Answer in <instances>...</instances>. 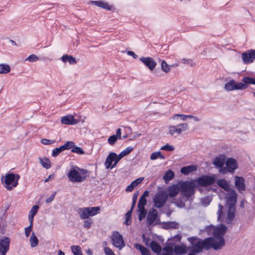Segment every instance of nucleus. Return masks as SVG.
<instances>
[{
  "mask_svg": "<svg viewBox=\"0 0 255 255\" xmlns=\"http://www.w3.org/2000/svg\"><path fill=\"white\" fill-rule=\"evenodd\" d=\"M188 240L191 245L189 247V251L190 252L198 254L202 252L204 249L208 250L212 248V244L214 242L213 238L209 237L204 240H199L195 237H192L188 238Z\"/></svg>",
  "mask_w": 255,
  "mask_h": 255,
  "instance_id": "obj_1",
  "label": "nucleus"
},
{
  "mask_svg": "<svg viewBox=\"0 0 255 255\" xmlns=\"http://www.w3.org/2000/svg\"><path fill=\"white\" fill-rule=\"evenodd\" d=\"M226 161V156L225 155H220L215 158L213 162V164L217 167H222Z\"/></svg>",
  "mask_w": 255,
  "mask_h": 255,
  "instance_id": "obj_22",
  "label": "nucleus"
},
{
  "mask_svg": "<svg viewBox=\"0 0 255 255\" xmlns=\"http://www.w3.org/2000/svg\"><path fill=\"white\" fill-rule=\"evenodd\" d=\"M139 60L151 71L153 70L156 66V63L151 57H141L139 58Z\"/></svg>",
  "mask_w": 255,
  "mask_h": 255,
  "instance_id": "obj_15",
  "label": "nucleus"
},
{
  "mask_svg": "<svg viewBox=\"0 0 255 255\" xmlns=\"http://www.w3.org/2000/svg\"><path fill=\"white\" fill-rule=\"evenodd\" d=\"M210 200L208 198H204L202 200V203L205 205V206H208L210 203Z\"/></svg>",
  "mask_w": 255,
  "mask_h": 255,
  "instance_id": "obj_63",
  "label": "nucleus"
},
{
  "mask_svg": "<svg viewBox=\"0 0 255 255\" xmlns=\"http://www.w3.org/2000/svg\"><path fill=\"white\" fill-rule=\"evenodd\" d=\"M39 59L38 57L35 54H31L27 57L25 59L26 61H28L30 62H34Z\"/></svg>",
  "mask_w": 255,
  "mask_h": 255,
  "instance_id": "obj_50",
  "label": "nucleus"
},
{
  "mask_svg": "<svg viewBox=\"0 0 255 255\" xmlns=\"http://www.w3.org/2000/svg\"><path fill=\"white\" fill-rule=\"evenodd\" d=\"M197 170V166L195 165H189L181 168L180 172L184 175H187Z\"/></svg>",
  "mask_w": 255,
  "mask_h": 255,
  "instance_id": "obj_26",
  "label": "nucleus"
},
{
  "mask_svg": "<svg viewBox=\"0 0 255 255\" xmlns=\"http://www.w3.org/2000/svg\"><path fill=\"white\" fill-rule=\"evenodd\" d=\"M61 122L64 125H74L79 123V120L75 119L72 115H67L61 118Z\"/></svg>",
  "mask_w": 255,
  "mask_h": 255,
  "instance_id": "obj_17",
  "label": "nucleus"
},
{
  "mask_svg": "<svg viewBox=\"0 0 255 255\" xmlns=\"http://www.w3.org/2000/svg\"><path fill=\"white\" fill-rule=\"evenodd\" d=\"M87 170L76 166L70 169L67 176L71 182H81L87 177Z\"/></svg>",
  "mask_w": 255,
  "mask_h": 255,
  "instance_id": "obj_4",
  "label": "nucleus"
},
{
  "mask_svg": "<svg viewBox=\"0 0 255 255\" xmlns=\"http://www.w3.org/2000/svg\"><path fill=\"white\" fill-rule=\"evenodd\" d=\"M61 59L63 62L66 63L68 62L70 64L72 65L75 64L77 62L75 58L71 55H64Z\"/></svg>",
  "mask_w": 255,
  "mask_h": 255,
  "instance_id": "obj_29",
  "label": "nucleus"
},
{
  "mask_svg": "<svg viewBox=\"0 0 255 255\" xmlns=\"http://www.w3.org/2000/svg\"><path fill=\"white\" fill-rule=\"evenodd\" d=\"M111 240L113 245L119 250L125 246L122 236L117 232L113 233Z\"/></svg>",
  "mask_w": 255,
  "mask_h": 255,
  "instance_id": "obj_10",
  "label": "nucleus"
},
{
  "mask_svg": "<svg viewBox=\"0 0 255 255\" xmlns=\"http://www.w3.org/2000/svg\"><path fill=\"white\" fill-rule=\"evenodd\" d=\"M75 146V143L73 141H67L65 143V144L62 145V148L63 150H69L70 149H72L73 147Z\"/></svg>",
  "mask_w": 255,
  "mask_h": 255,
  "instance_id": "obj_41",
  "label": "nucleus"
},
{
  "mask_svg": "<svg viewBox=\"0 0 255 255\" xmlns=\"http://www.w3.org/2000/svg\"><path fill=\"white\" fill-rule=\"evenodd\" d=\"M180 188L179 184H174L169 186L167 189V197L170 198L176 196L180 192Z\"/></svg>",
  "mask_w": 255,
  "mask_h": 255,
  "instance_id": "obj_18",
  "label": "nucleus"
},
{
  "mask_svg": "<svg viewBox=\"0 0 255 255\" xmlns=\"http://www.w3.org/2000/svg\"><path fill=\"white\" fill-rule=\"evenodd\" d=\"M228 171L233 172L238 168V164L236 160L232 158H229L225 162Z\"/></svg>",
  "mask_w": 255,
  "mask_h": 255,
  "instance_id": "obj_19",
  "label": "nucleus"
},
{
  "mask_svg": "<svg viewBox=\"0 0 255 255\" xmlns=\"http://www.w3.org/2000/svg\"><path fill=\"white\" fill-rule=\"evenodd\" d=\"M250 84L255 85V78L249 76L243 77L241 82L231 80L225 85L224 88L227 91L243 90L246 89Z\"/></svg>",
  "mask_w": 255,
  "mask_h": 255,
  "instance_id": "obj_2",
  "label": "nucleus"
},
{
  "mask_svg": "<svg viewBox=\"0 0 255 255\" xmlns=\"http://www.w3.org/2000/svg\"><path fill=\"white\" fill-rule=\"evenodd\" d=\"M174 253V250L170 246H166L163 249V254L165 255H172Z\"/></svg>",
  "mask_w": 255,
  "mask_h": 255,
  "instance_id": "obj_40",
  "label": "nucleus"
},
{
  "mask_svg": "<svg viewBox=\"0 0 255 255\" xmlns=\"http://www.w3.org/2000/svg\"><path fill=\"white\" fill-rule=\"evenodd\" d=\"M89 212L90 216H94L99 213L100 208L99 207H93L87 208Z\"/></svg>",
  "mask_w": 255,
  "mask_h": 255,
  "instance_id": "obj_39",
  "label": "nucleus"
},
{
  "mask_svg": "<svg viewBox=\"0 0 255 255\" xmlns=\"http://www.w3.org/2000/svg\"><path fill=\"white\" fill-rule=\"evenodd\" d=\"M56 194V192H54L53 193H52L49 198H48L46 199V202L47 203L51 202L54 199Z\"/></svg>",
  "mask_w": 255,
  "mask_h": 255,
  "instance_id": "obj_59",
  "label": "nucleus"
},
{
  "mask_svg": "<svg viewBox=\"0 0 255 255\" xmlns=\"http://www.w3.org/2000/svg\"><path fill=\"white\" fill-rule=\"evenodd\" d=\"M139 195V191H137L133 195L132 199V205L131 206V209H133L136 203L137 197Z\"/></svg>",
  "mask_w": 255,
  "mask_h": 255,
  "instance_id": "obj_43",
  "label": "nucleus"
},
{
  "mask_svg": "<svg viewBox=\"0 0 255 255\" xmlns=\"http://www.w3.org/2000/svg\"><path fill=\"white\" fill-rule=\"evenodd\" d=\"M71 151L73 152L79 154H82L84 153V151L80 147L78 146H74L72 149Z\"/></svg>",
  "mask_w": 255,
  "mask_h": 255,
  "instance_id": "obj_52",
  "label": "nucleus"
},
{
  "mask_svg": "<svg viewBox=\"0 0 255 255\" xmlns=\"http://www.w3.org/2000/svg\"><path fill=\"white\" fill-rule=\"evenodd\" d=\"M157 158L164 159L165 158V156L162 155L160 151L154 152L151 154L150 156V159L151 160H154Z\"/></svg>",
  "mask_w": 255,
  "mask_h": 255,
  "instance_id": "obj_35",
  "label": "nucleus"
},
{
  "mask_svg": "<svg viewBox=\"0 0 255 255\" xmlns=\"http://www.w3.org/2000/svg\"><path fill=\"white\" fill-rule=\"evenodd\" d=\"M38 209L39 206L37 205H34L32 206L28 214V220L29 222L33 223L34 217L37 214Z\"/></svg>",
  "mask_w": 255,
  "mask_h": 255,
  "instance_id": "obj_27",
  "label": "nucleus"
},
{
  "mask_svg": "<svg viewBox=\"0 0 255 255\" xmlns=\"http://www.w3.org/2000/svg\"><path fill=\"white\" fill-rule=\"evenodd\" d=\"M10 239L7 237L0 239V255H5L9 250Z\"/></svg>",
  "mask_w": 255,
  "mask_h": 255,
  "instance_id": "obj_11",
  "label": "nucleus"
},
{
  "mask_svg": "<svg viewBox=\"0 0 255 255\" xmlns=\"http://www.w3.org/2000/svg\"><path fill=\"white\" fill-rule=\"evenodd\" d=\"M157 215L158 212L156 209H152L149 211L146 218V223L148 227L153 223L156 219Z\"/></svg>",
  "mask_w": 255,
  "mask_h": 255,
  "instance_id": "obj_16",
  "label": "nucleus"
},
{
  "mask_svg": "<svg viewBox=\"0 0 255 255\" xmlns=\"http://www.w3.org/2000/svg\"><path fill=\"white\" fill-rule=\"evenodd\" d=\"M168 199L167 192L165 191L158 192L153 198V202L155 207L162 208Z\"/></svg>",
  "mask_w": 255,
  "mask_h": 255,
  "instance_id": "obj_7",
  "label": "nucleus"
},
{
  "mask_svg": "<svg viewBox=\"0 0 255 255\" xmlns=\"http://www.w3.org/2000/svg\"><path fill=\"white\" fill-rule=\"evenodd\" d=\"M161 69L166 73H168L170 70L169 66L165 61H162L161 62Z\"/></svg>",
  "mask_w": 255,
  "mask_h": 255,
  "instance_id": "obj_46",
  "label": "nucleus"
},
{
  "mask_svg": "<svg viewBox=\"0 0 255 255\" xmlns=\"http://www.w3.org/2000/svg\"><path fill=\"white\" fill-rule=\"evenodd\" d=\"M30 245L32 247L34 248L37 246L38 240L37 238L35 236V234L32 233L29 239Z\"/></svg>",
  "mask_w": 255,
  "mask_h": 255,
  "instance_id": "obj_38",
  "label": "nucleus"
},
{
  "mask_svg": "<svg viewBox=\"0 0 255 255\" xmlns=\"http://www.w3.org/2000/svg\"><path fill=\"white\" fill-rule=\"evenodd\" d=\"M124 156L121 153H120L118 155L116 154L115 162H114L113 164V167H116L118 162Z\"/></svg>",
  "mask_w": 255,
  "mask_h": 255,
  "instance_id": "obj_57",
  "label": "nucleus"
},
{
  "mask_svg": "<svg viewBox=\"0 0 255 255\" xmlns=\"http://www.w3.org/2000/svg\"><path fill=\"white\" fill-rule=\"evenodd\" d=\"M20 178L18 174H15L12 173L6 174L4 177L2 178L4 186L8 191H11L14 187L18 185V181Z\"/></svg>",
  "mask_w": 255,
  "mask_h": 255,
  "instance_id": "obj_6",
  "label": "nucleus"
},
{
  "mask_svg": "<svg viewBox=\"0 0 255 255\" xmlns=\"http://www.w3.org/2000/svg\"><path fill=\"white\" fill-rule=\"evenodd\" d=\"M55 140H50L46 138H43L41 140V142L44 145H50L55 143Z\"/></svg>",
  "mask_w": 255,
  "mask_h": 255,
  "instance_id": "obj_56",
  "label": "nucleus"
},
{
  "mask_svg": "<svg viewBox=\"0 0 255 255\" xmlns=\"http://www.w3.org/2000/svg\"><path fill=\"white\" fill-rule=\"evenodd\" d=\"M104 252L106 255H115L113 251L108 247L105 248Z\"/></svg>",
  "mask_w": 255,
  "mask_h": 255,
  "instance_id": "obj_58",
  "label": "nucleus"
},
{
  "mask_svg": "<svg viewBox=\"0 0 255 255\" xmlns=\"http://www.w3.org/2000/svg\"><path fill=\"white\" fill-rule=\"evenodd\" d=\"M116 157V153L115 152H111L107 157L106 161L104 163L106 169H113L115 167H113V162H115V158Z\"/></svg>",
  "mask_w": 255,
  "mask_h": 255,
  "instance_id": "obj_20",
  "label": "nucleus"
},
{
  "mask_svg": "<svg viewBox=\"0 0 255 255\" xmlns=\"http://www.w3.org/2000/svg\"><path fill=\"white\" fill-rule=\"evenodd\" d=\"M189 251V247L185 246H176L174 247V252L176 255H183L185 254Z\"/></svg>",
  "mask_w": 255,
  "mask_h": 255,
  "instance_id": "obj_23",
  "label": "nucleus"
},
{
  "mask_svg": "<svg viewBox=\"0 0 255 255\" xmlns=\"http://www.w3.org/2000/svg\"><path fill=\"white\" fill-rule=\"evenodd\" d=\"M179 186L181 194L187 198L194 194L196 187L195 181L193 180L181 182Z\"/></svg>",
  "mask_w": 255,
  "mask_h": 255,
  "instance_id": "obj_5",
  "label": "nucleus"
},
{
  "mask_svg": "<svg viewBox=\"0 0 255 255\" xmlns=\"http://www.w3.org/2000/svg\"><path fill=\"white\" fill-rule=\"evenodd\" d=\"M216 180V176L213 174L212 175H202L199 177L196 182L198 185L203 187L211 185L213 184Z\"/></svg>",
  "mask_w": 255,
  "mask_h": 255,
  "instance_id": "obj_9",
  "label": "nucleus"
},
{
  "mask_svg": "<svg viewBox=\"0 0 255 255\" xmlns=\"http://www.w3.org/2000/svg\"><path fill=\"white\" fill-rule=\"evenodd\" d=\"M93 224V220L90 218L86 219L84 222L83 226L85 228L89 229L91 227Z\"/></svg>",
  "mask_w": 255,
  "mask_h": 255,
  "instance_id": "obj_48",
  "label": "nucleus"
},
{
  "mask_svg": "<svg viewBox=\"0 0 255 255\" xmlns=\"http://www.w3.org/2000/svg\"><path fill=\"white\" fill-rule=\"evenodd\" d=\"M242 58L244 63L246 64L253 62L255 59V50L251 49L243 53Z\"/></svg>",
  "mask_w": 255,
  "mask_h": 255,
  "instance_id": "obj_13",
  "label": "nucleus"
},
{
  "mask_svg": "<svg viewBox=\"0 0 255 255\" xmlns=\"http://www.w3.org/2000/svg\"><path fill=\"white\" fill-rule=\"evenodd\" d=\"M161 150L171 151L174 149V147L173 146L169 145L168 144H166L165 145L162 146L160 148Z\"/></svg>",
  "mask_w": 255,
  "mask_h": 255,
  "instance_id": "obj_53",
  "label": "nucleus"
},
{
  "mask_svg": "<svg viewBox=\"0 0 255 255\" xmlns=\"http://www.w3.org/2000/svg\"><path fill=\"white\" fill-rule=\"evenodd\" d=\"M63 151L64 150L62 148V146L58 148H56L52 150V156L53 157H56Z\"/></svg>",
  "mask_w": 255,
  "mask_h": 255,
  "instance_id": "obj_45",
  "label": "nucleus"
},
{
  "mask_svg": "<svg viewBox=\"0 0 255 255\" xmlns=\"http://www.w3.org/2000/svg\"><path fill=\"white\" fill-rule=\"evenodd\" d=\"M165 225L167 228L177 229L179 227V224L175 222H167Z\"/></svg>",
  "mask_w": 255,
  "mask_h": 255,
  "instance_id": "obj_44",
  "label": "nucleus"
},
{
  "mask_svg": "<svg viewBox=\"0 0 255 255\" xmlns=\"http://www.w3.org/2000/svg\"><path fill=\"white\" fill-rule=\"evenodd\" d=\"M182 63H184V64H191V63H192V60L191 59H186L185 58H183V59H182L181 60Z\"/></svg>",
  "mask_w": 255,
  "mask_h": 255,
  "instance_id": "obj_62",
  "label": "nucleus"
},
{
  "mask_svg": "<svg viewBox=\"0 0 255 255\" xmlns=\"http://www.w3.org/2000/svg\"><path fill=\"white\" fill-rule=\"evenodd\" d=\"M30 225L28 227L25 228V235L26 237H28L32 229L33 223L29 222Z\"/></svg>",
  "mask_w": 255,
  "mask_h": 255,
  "instance_id": "obj_51",
  "label": "nucleus"
},
{
  "mask_svg": "<svg viewBox=\"0 0 255 255\" xmlns=\"http://www.w3.org/2000/svg\"><path fill=\"white\" fill-rule=\"evenodd\" d=\"M118 139V138L117 136L115 135H112L109 137L108 142L109 144L113 145L116 143Z\"/></svg>",
  "mask_w": 255,
  "mask_h": 255,
  "instance_id": "obj_49",
  "label": "nucleus"
},
{
  "mask_svg": "<svg viewBox=\"0 0 255 255\" xmlns=\"http://www.w3.org/2000/svg\"><path fill=\"white\" fill-rule=\"evenodd\" d=\"M90 3L101 7L102 8L110 10L112 8V5H109L107 2L103 0H91Z\"/></svg>",
  "mask_w": 255,
  "mask_h": 255,
  "instance_id": "obj_21",
  "label": "nucleus"
},
{
  "mask_svg": "<svg viewBox=\"0 0 255 255\" xmlns=\"http://www.w3.org/2000/svg\"><path fill=\"white\" fill-rule=\"evenodd\" d=\"M134 186H133L131 183H130L126 188V191L127 192H131L134 189Z\"/></svg>",
  "mask_w": 255,
  "mask_h": 255,
  "instance_id": "obj_64",
  "label": "nucleus"
},
{
  "mask_svg": "<svg viewBox=\"0 0 255 255\" xmlns=\"http://www.w3.org/2000/svg\"><path fill=\"white\" fill-rule=\"evenodd\" d=\"M227 229L226 226L223 224H221L214 229L213 235L215 238H213L214 241L213 242L212 248L214 250L221 249L225 245V240L223 236L227 231Z\"/></svg>",
  "mask_w": 255,
  "mask_h": 255,
  "instance_id": "obj_3",
  "label": "nucleus"
},
{
  "mask_svg": "<svg viewBox=\"0 0 255 255\" xmlns=\"http://www.w3.org/2000/svg\"><path fill=\"white\" fill-rule=\"evenodd\" d=\"M175 176L174 172L171 170H168L164 174L163 178L166 183H167L168 181L172 180Z\"/></svg>",
  "mask_w": 255,
  "mask_h": 255,
  "instance_id": "obj_31",
  "label": "nucleus"
},
{
  "mask_svg": "<svg viewBox=\"0 0 255 255\" xmlns=\"http://www.w3.org/2000/svg\"><path fill=\"white\" fill-rule=\"evenodd\" d=\"M71 248L74 255H81V248L79 246H72Z\"/></svg>",
  "mask_w": 255,
  "mask_h": 255,
  "instance_id": "obj_42",
  "label": "nucleus"
},
{
  "mask_svg": "<svg viewBox=\"0 0 255 255\" xmlns=\"http://www.w3.org/2000/svg\"><path fill=\"white\" fill-rule=\"evenodd\" d=\"M133 149V148L131 146H128L124 150H123L120 153L124 157L130 153Z\"/></svg>",
  "mask_w": 255,
  "mask_h": 255,
  "instance_id": "obj_47",
  "label": "nucleus"
},
{
  "mask_svg": "<svg viewBox=\"0 0 255 255\" xmlns=\"http://www.w3.org/2000/svg\"><path fill=\"white\" fill-rule=\"evenodd\" d=\"M188 129V125L186 123L178 124L176 126H169L167 133L171 136L175 137L180 135Z\"/></svg>",
  "mask_w": 255,
  "mask_h": 255,
  "instance_id": "obj_8",
  "label": "nucleus"
},
{
  "mask_svg": "<svg viewBox=\"0 0 255 255\" xmlns=\"http://www.w3.org/2000/svg\"><path fill=\"white\" fill-rule=\"evenodd\" d=\"M115 135L117 136L118 138H119L120 139H122L121 128H119L117 129V131H116V134Z\"/></svg>",
  "mask_w": 255,
  "mask_h": 255,
  "instance_id": "obj_61",
  "label": "nucleus"
},
{
  "mask_svg": "<svg viewBox=\"0 0 255 255\" xmlns=\"http://www.w3.org/2000/svg\"><path fill=\"white\" fill-rule=\"evenodd\" d=\"M236 211V208H228V211L227 214V218L226 223L228 224L232 223L235 218V212Z\"/></svg>",
  "mask_w": 255,
  "mask_h": 255,
  "instance_id": "obj_25",
  "label": "nucleus"
},
{
  "mask_svg": "<svg viewBox=\"0 0 255 255\" xmlns=\"http://www.w3.org/2000/svg\"><path fill=\"white\" fill-rule=\"evenodd\" d=\"M217 185L224 189L225 191L230 192L232 188H231L228 183V182L225 179H219L216 182Z\"/></svg>",
  "mask_w": 255,
  "mask_h": 255,
  "instance_id": "obj_24",
  "label": "nucleus"
},
{
  "mask_svg": "<svg viewBox=\"0 0 255 255\" xmlns=\"http://www.w3.org/2000/svg\"><path fill=\"white\" fill-rule=\"evenodd\" d=\"M180 117L182 121H185L187 119V116L185 115L176 114L171 117L173 120L176 119L177 118Z\"/></svg>",
  "mask_w": 255,
  "mask_h": 255,
  "instance_id": "obj_55",
  "label": "nucleus"
},
{
  "mask_svg": "<svg viewBox=\"0 0 255 255\" xmlns=\"http://www.w3.org/2000/svg\"><path fill=\"white\" fill-rule=\"evenodd\" d=\"M150 247L151 250L157 254H159L161 251V246L155 241H151L150 244Z\"/></svg>",
  "mask_w": 255,
  "mask_h": 255,
  "instance_id": "obj_32",
  "label": "nucleus"
},
{
  "mask_svg": "<svg viewBox=\"0 0 255 255\" xmlns=\"http://www.w3.org/2000/svg\"><path fill=\"white\" fill-rule=\"evenodd\" d=\"M223 206L221 204H218V210L217 211L218 220L223 222L224 218V213L223 212Z\"/></svg>",
  "mask_w": 255,
  "mask_h": 255,
  "instance_id": "obj_34",
  "label": "nucleus"
},
{
  "mask_svg": "<svg viewBox=\"0 0 255 255\" xmlns=\"http://www.w3.org/2000/svg\"><path fill=\"white\" fill-rule=\"evenodd\" d=\"M133 210V209H131V208H130V209L126 213V219H131V215H132Z\"/></svg>",
  "mask_w": 255,
  "mask_h": 255,
  "instance_id": "obj_60",
  "label": "nucleus"
},
{
  "mask_svg": "<svg viewBox=\"0 0 255 255\" xmlns=\"http://www.w3.org/2000/svg\"><path fill=\"white\" fill-rule=\"evenodd\" d=\"M40 163L41 164L42 166L45 168L48 169L51 167V163L50 160L47 158H39Z\"/></svg>",
  "mask_w": 255,
  "mask_h": 255,
  "instance_id": "obj_33",
  "label": "nucleus"
},
{
  "mask_svg": "<svg viewBox=\"0 0 255 255\" xmlns=\"http://www.w3.org/2000/svg\"><path fill=\"white\" fill-rule=\"evenodd\" d=\"M134 247L136 249L139 250L142 255H150V251L145 248L144 246L138 244H135L134 245Z\"/></svg>",
  "mask_w": 255,
  "mask_h": 255,
  "instance_id": "obj_30",
  "label": "nucleus"
},
{
  "mask_svg": "<svg viewBox=\"0 0 255 255\" xmlns=\"http://www.w3.org/2000/svg\"><path fill=\"white\" fill-rule=\"evenodd\" d=\"M78 213L80 218L82 219H86L90 217L89 212L87 208H82L79 209Z\"/></svg>",
  "mask_w": 255,
  "mask_h": 255,
  "instance_id": "obj_28",
  "label": "nucleus"
},
{
  "mask_svg": "<svg viewBox=\"0 0 255 255\" xmlns=\"http://www.w3.org/2000/svg\"><path fill=\"white\" fill-rule=\"evenodd\" d=\"M9 66L5 64H0V74H6L10 72Z\"/></svg>",
  "mask_w": 255,
  "mask_h": 255,
  "instance_id": "obj_37",
  "label": "nucleus"
},
{
  "mask_svg": "<svg viewBox=\"0 0 255 255\" xmlns=\"http://www.w3.org/2000/svg\"><path fill=\"white\" fill-rule=\"evenodd\" d=\"M147 203L146 198H142L140 197L139 202L137 204V207H144Z\"/></svg>",
  "mask_w": 255,
  "mask_h": 255,
  "instance_id": "obj_54",
  "label": "nucleus"
},
{
  "mask_svg": "<svg viewBox=\"0 0 255 255\" xmlns=\"http://www.w3.org/2000/svg\"><path fill=\"white\" fill-rule=\"evenodd\" d=\"M234 180L235 187L240 193H243L246 190L245 179L242 177L236 176Z\"/></svg>",
  "mask_w": 255,
  "mask_h": 255,
  "instance_id": "obj_14",
  "label": "nucleus"
},
{
  "mask_svg": "<svg viewBox=\"0 0 255 255\" xmlns=\"http://www.w3.org/2000/svg\"><path fill=\"white\" fill-rule=\"evenodd\" d=\"M138 212L139 213L138 220L141 221L146 216V210L145 207H138Z\"/></svg>",
  "mask_w": 255,
  "mask_h": 255,
  "instance_id": "obj_36",
  "label": "nucleus"
},
{
  "mask_svg": "<svg viewBox=\"0 0 255 255\" xmlns=\"http://www.w3.org/2000/svg\"><path fill=\"white\" fill-rule=\"evenodd\" d=\"M237 195L234 189H232L229 192L228 196L226 198V203L228 208H235V205L237 202Z\"/></svg>",
  "mask_w": 255,
  "mask_h": 255,
  "instance_id": "obj_12",
  "label": "nucleus"
}]
</instances>
